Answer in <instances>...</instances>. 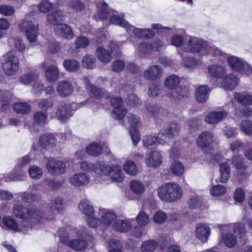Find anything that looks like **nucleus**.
<instances>
[{"instance_id":"1","label":"nucleus","mask_w":252,"mask_h":252,"mask_svg":"<svg viewBox=\"0 0 252 252\" xmlns=\"http://www.w3.org/2000/svg\"><path fill=\"white\" fill-rule=\"evenodd\" d=\"M13 212L17 218L23 220V224L26 225L29 223V227L31 228L37 224L41 225V222L44 220L39 211L34 208L27 209L23 205L19 203L14 204Z\"/></svg>"},{"instance_id":"2","label":"nucleus","mask_w":252,"mask_h":252,"mask_svg":"<svg viewBox=\"0 0 252 252\" xmlns=\"http://www.w3.org/2000/svg\"><path fill=\"white\" fill-rule=\"evenodd\" d=\"M36 12L33 10L30 11L26 15L24 19L19 24V29L25 32L27 38L31 44L36 42L39 34V24L36 19Z\"/></svg>"},{"instance_id":"3","label":"nucleus","mask_w":252,"mask_h":252,"mask_svg":"<svg viewBox=\"0 0 252 252\" xmlns=\"http://www.w3.org/2000/svg\"><path fill=\"white\" fill-rule=\"evenodd\" d=\"M159 198L165 202L178 200L182 196V190L177 183L170 182L159 187L157 190Z\"/></svg>"},{"instance_id":"4","label":"nucleus","mask_w":252,"mask_h":252,"mask_svg":"<svg viewBox=\"0 0 252 252\" xmlns=\"http://www.w3.org/2000/svg\"><path fill=\"white\" fill-rule=\"evenodd\" d=\"M180 81L179 77L174 74L168 76L165 80V86L171 90V93L167 94L170 98L182 99L189 95V91L188 88L179 86Z\"/></svg>"},{"instance_id":"5","label":"nucleus","mask_w":252,"mask_h":252,"mask_svg":"<svg viewBox=\"0 0 252 252\" xmlns=\"http://www.w3.org/2000/svg\"><path fill=\"white\" fill-rule=\"evenodd\" d=\"M208 42L202 38L186 35L183 44L182 50L188 53H200L205 55L207 52Z\"/></svg>"},{"instance_id":"6","label":"nucleus","mask_w":252,"mask_h":252,"mask_svg":"<svg viewBox=\"0 0 252 252\" xmlns=\"http://www.w3.org/2000/svg\"><path fill=\"white\" fill-rule=\"evenodd\" d=\"M109 48L110 52L103 47H98L96 49L95 55L96 57L99 61L103 63H109L111 60L112 55L113 56H118L120 54L119 47L116 42H110Z\"/></svg>"},{"instance_id":"7","label":"nucleus","mask_w":252,"mask_h":252,"mask_svg":"<svg viewBox=\"0 0 252 252\" xmlns=\"http://www.w3.org/2000/svg\"><path fill=\"white\" fill-rule=\"evenodd\" d=\"M222 236H237L245 234V225L242 223L219 225Z\"/></svg>"},{"instance_id":"8","label":"nucleus","mask_w":252,"mask_h":252,"mask_svg":"<svg viewBox=\"0 0 252 252\" xmlns=\"http://www.w3.org/2000/svg\"><path fill=\"white\" fill-rule=\"evenodd\" d=\"M5 61L2 66L4 72L7 75L15 74L19 68V58L12 53H7L4 56Z\"/></svg>"},{"instance_id":"9","label":"nucleus","mask_w":252,"mask_h":252,"mask_svg":"<svg viewBox=\"0 0 252 252\" xmlns=\"http://www.w3.org/2000/svg\"><path fill=\"white\" fill-rule=\"evenodd\" d=\"M45 160L46 169L52 175L58 176L65 172L67 161L58 160L52 157L46 158Z\"/></svg>"},{"instance_id":"10","label":"nucleus","mask_w":252,"mask_h":252,"mask_svg":"<svg viewBox=\"0 0 252 252\" xmlns=\"http://www.w3.org/2000/svg\"><path fill=\"white\" fill-rule=\"evenodd\" d=\"M77 104L61 102L58 106L56 115L58 119L62 123H65L71 117L76 109Z\"/></svg>"},{"instance_id":"11","label":"nucleus","mask_w":252,"mask_h":252,"mask_svg":"<svg viewBox=\"0 0 252 252\" xmlns=\"http://www.w3.org/2000/svg\"><path fill=\"white\" fill-rule=\"evenodd\" d=\"M128 123L130 124L129 133L133 144L136 145L140 140V134L138 128L139 123V118L131 113H129L126 116Z\"/></svg>"},{"instance_id":"12","label":"nucleus","mask_w":252,"mask_h":252,"mask_svg":"<svg viewBox=\"0 0 252 252\" xmlns=\"http://www.w3.org/2000/svg\"><path fill=\"white\" fill-rule=\"evenodd\" d=\"M111 104L114 107L112 116L116 120H122L127 113V109L122 104L121 97L112 98L110 100Z\"/></svg>"},{"instance_id":"13","label":"nucleus","mask_w":252,"mask_h":252,"mask_svg":"<svg viewBox=\"0 0 252 252\" xmlns=\"http://www.w3.org/2000/svg\"><path fill=\"white\" fill-rule=\"evenodd\" d=\"M227 114L228 112L226 110L219 108L209 112L205 117V121L209 124H217L226 118Z\"/></svg>"},{"instance_id":"14","label":"nucleus","mask_w":252,"mask_h":252,"mask_svg":"<svg viewBox=\"0 0 252 252\" xmlns=\"http://www.w3.org/2000/svg\"><path fill=\"white\" fill-rule=\"evenodd\" d=\"M109 21L112 24L125 28L126 31H128V28H132V25L124 19V14L123 13L113 9H112L111 13H110Z\"/></svg>"},{"instance_id":"15","label":"nucleus","mask_w":252,"mask_h":252,"mask_svg":"<svg viewBox=\"0 0 252 252\" xmlns=\"http://www.w3.org/2000/svg\"><path fill=\"white\" fill-rule=\"evenodd\" d=\"M61 241L64 242L65 244L71 249L77 251H85L88 247V243L86 240L83 237H78L77 239H74L68 240V237H61Z\"/></svg>"},{"instance_id":"16","label":"nucleus","mask_w":252,"mask_h":252,"mask_svg":"<svg viewBox=\"0 0 252 252\" xmlns=\"http://www.w3.org/2000/svg\"><path fill=\"white\" fill-rule=\"evenodd\" d=\"M213 141V134L209 131H204L197 138L196 144L202 149L208 148L210 150H211L213 149L212 144Z\"/></svg>"},{"instance_id":"17","label":"nucleus","mask_w":252,"mask_h":252,"mask_svg":"<svg viewBox=\"0 0 252 252\" xmlns=\"http://www.w3.org/2000/svg\"><path fill=\"white\" fill-rule=\"evenodd\" d=\"M57 139L53 133L42 134L39 138L40 147L47 150L53 149L57 146Z\"/></svg>"},{"instance_id":"18","label":"nucleus","mask_w":252,"mask_h":252,"mask_svg":"<svg viewBox=\"0 0 252 252\" xmlns=\"http://www.w3.org/2000/svg\"><path fill=\"white\" fill-rule=\"evenodd\" d=\"M3 225L9 229L15 232H22V234H26L30 227L26 226L25 224L19 225L17 221L11 217H5L2 219Z\"/></svg>"},{"instance_id":"19","label":"nucleus","mask_w":252,"mask_h":252,"mask_svg":"<svg viewBox=\"0 0 252 252\" xmlns=\"http://www.w3.org/2000/svg\"><path fill=\"white\" fill-rule=\"evenodd\" d=\"M96 5L98 9L96 15H94L96 20H103L110 17V13L112 9L108 7V4L103 0H98L96 1Z\"/></svg>"},{"instance_id":"20","label":"nucleus","mask_w":252,"mask_h":252,"mask_svg":"<svg viewBox=\"0 0 252 252\" xmlns=\"http://www.w3.org/2000/svg\"><path fill=\"white\" fill-rule=\"evenodd\" d=\"M69 181L72 185L79 187L88 185L91 181V177L89 174L79 172L71 176Z\"/></svg>"},{"instance_id":"21","label":"nucleus","mask_w":252,"mask_h":252,"mask_svg":"<svg viewBox=\"0 0 252 252\" xmlns=\"http://www.w3.org/2000/svg\"><path fill=\"white\" fill-rule=\"evenodd\" d=\"M132 28H128V32H131L139 39H150L155 35V32L153 30L150 28H135L134 26L132 25Z\"/></svg>"},{"instance_id":"22","label":"nucleus","mask_w":252,"mask_h":252,"mask_svg":"<svg viewBox=\"0 0 252 252\" xmlns=\"http://www.w3.org/2000/svg\"><path fill=\"white\" fill-rule=\"evenodd\" d=\"M55 34L61 37L67 39H71L74 37V33L71 28L63 23L58 24L54 28Z\"/></svg>"},{"instance_id":"23","label":"nucleus","mask_w":252,"mask_h":252,"mask_svg":"<svg viewBox=\"0 0 252 252\" xmlns=\"http://www.w3.org/2000/svg\"><path fill=\"white\" fill-rule=\"evenodd\" d=\"M162 158L160 153L154 151L147 154L145 158L146 164L150 167H158L161 164Z\"/></svg>"},{"instance_id":"24","label":"nucleus","mask_w":252,"mask_h":252,"mask_svg":"<svg viewBox=\"0 0 252 252\" xmlns=\"http://www.w3.org/2000/svg\"><path fill=\"white\" fill-rule=\"evenodd\" d=\"M57 92L62 97H67L70 95L74 90L72 83L69 81L62 80L58 82Z\"/></svg>"},{"instance_id":"25","label":"nucleus","mask_w":252,"mask_h":252,"mask_svg":"<svg viewBox=\"0 0 252 252\" xmlns=\"http://www.w3.org/2000/svg\"><path fill=\"white\" fill-rule=\"evenodd\" d=\"M226 60L228 65L231 69L239 73L243 72L245 62L242 59L229 55L227 56Z\"/></svg>"},{"instance_id":"26","label":"nucleus","mask_w":252,"mask_h":252,"mask_svg":"<svg viewBox=\"0 0 252 252\" xmlns=\"http://www.w3.org/2000/svg\"><path fill=\"white\" fill-rule=\"evenodd\" d=\"M162 74V69L158 65H153L143 72V76L148 80H155L160 78Z\"/></svg>"},{"instance_id":"27","label":"nucleus","mask_w":252,"mask_h":252,"mask_svg":"<svg viewBox=\"0 0 252 252\" xmlns=\"http://www.w3.org/2000/svg\"><path fill=\"white\" fill-rule=\"evenodd\" d=\"M63 203L61 198L57 197L55 199L54 201L52 203V205L50 207V210L53 214V216L51 218H43L44 220L41 222V226L43 225L46 221L47 223H50V220L53 219L55 215L57 214H60L63 211Z\"/></svg>"},{"instance_id":"28","label":"nucleus","mask_w":252,"mask_h":252,"mask_svg":"<svg viewBox=\"0 0 252 252\" xmlns=\"http://www.w3.org/2000/svg\"><path fill=\"white\" fill-rule=\"evenodd\" d=\"M65 19L64 12L60 9H56L47 15V21L51 25L56 26L63 22Z\"/></svg>"},{"instance_id":"29","label":"nucleus","mask_w":252,"mask_h":252,"mask_svg":"<svg viewBox=\"0 0 252 252\" xmlns=\"http://www.w3.org/2000/svg\"><path fill=\"white\" fill-rule=\"evenodd\" d=\"M86 89L90 96L94 98H98L99 97L108 98L110 97V94L109 92H106L104 90L100 89L93 84L87 85Z\"/></svg>"},{"instance_id":"30","label":"nucleus","mask_w":252,"mask_h":252,"mask_svg":"<svg viewBox=\"0 0 252 252\" xmlns=\"http://www.w3.org/2000/svg\"><path fill=\"white\" fill-rule=\"evenodd\" d=\"M238 81V79L236 76L230 73L223 78L221 85L224 90H232L237 86Z\"/></svg>"},{"instance_id":"31","label":"nucleus","mask_w":252,"mask_h":252,"mask_svg":"<svg viewBox=\"0 0 252 252\" xmlns=\"http://www.w3.org/2000/svg\"><path fill=\"white\" fill-rule=\"evenodd\" d=\"M109 174L114 182L121 183L124 180V175L120 165L115 164H111Z\"/></svg>"},{"instance_id":"32","label":"nucleus","mask_w":252,"mask_h":252,"mask_svg":"<svg viewBox=\"0 0 252 252\" xmlns=\"http://www.w3.org/2000/svg\"><path fill=\"white\" fill-rule=\"evenodd\" d=\"M234 97L242 105L247 106L252 105V94L246 92H236L234 94Z\"/></svg>"},{"instance_id":"33","label":"nucleus","mask_w":252,"mask_h":252,"mask_svg":"<svg viewBox=\"0 0 252 252\" xmlns=\"http://www.w3.org/2000/svg\"><path fill=\"white\" fill-rule=\"evenodd\" d=\"M78 208L80 212L87 217L93 215L94 212L92 202L85 198L80 200Z\"/></svg>"},{"instance_id":"34","label":"nucleus","mask_w":252,"mask_h":252,"mask_svg":"<svg viewBox=\"0 0 252 252\" xmlns=\"http://www.w3.org/2000/svg\"><path fill=\"white\" fill-rule=\"evenodd\" d=\"M100 212L101 214V223L105 225H110L113 222L117 219L116 213L112 211L105 209H100Z\"/></svg>"},{"instance_id":"35","label":"nucleus","mask_w":252,"mask_h":252,"mask_svg":"<svg viewBox=\"0 0 252 252\" xmlns=\"http://www.w3.org/2000/svg\"><path fill=\"white\" fill-rule=\"evenodd\" d=\"M207 52L205 55L209 54L215 57L220 62L223 61L226 58L228 55L221 51L217 47L210 44L208 42Z\"/></svg>"},{"instance_id":"36","label":"nucleus","mask_w":252,"mask_h":252,"mask_svg":"<svg viewBox=\"0 0 252 252\" xmlns=\"http://www.w3.org/2000/svg\"><path fill=\"white\" fill-rule=\"evenodd\" d=\"M210 91V90L207 86H199L195 92V97L196 100L199 102H205L209 97Z\"/></svg>"},{"instance_id":"37","label":"nucleus","mask_w":252,"mask_h":252,"mask_svg":"<svg viewBox=\"0 0 252 252\" xmlns=\"http://www.w3.org/2000/svg\"><path fill=\"white\" fill-rule=\"evenodd\" d=\"M111 166L103 161H97L94 164V171L100 176L107 177L110 172Z\"/></svg>"},{"instance_id":"38","label":"nucleus","mask_w":252,"mask_h":252,"mask_svg":"<svg viewBox=\"0 0 252 252\" xmlns=\"http://www.w3.org/2000/svg\"><path fill=\"white\" fill-rule=\"evenodd\" d=\"M232 166L240 175L246 174V167L244 163V158L242 156H235L230 160Z\"/></svg>"},{"instance_id":"39","label":"nucleus","mask_w":252,"mask_h":252,"mask_svg":"<svg viewBox=\"0 0 252 252\" xmlns=\"http://www.w3.org/2000/svg\"><path fill=\"white\" fill-rule=\"evenodd\" d=\"M210 75L215 78H221L226 73V69L225 67L218 64H212L208 67Z\"/></svg>"},{"instance_id":"40","label":"nucleus","mask_w":252,"mask_h":252,"mask_svg":"<svg viewBox=\"0 0 252 252\" xmlns=\"http://www.w3.org/2000/svg\"><path fill=\"white\" fill-rule=\"evenodd\" d=\"M8 43L11 49H14L20 52H23L26 49L25 43L20 37H11L9 38Z\"/></svg>"},{"instance_id":"41","label":"nucleus","mask_w":252,"mask_h":252,"mask_svg":"<svg viewBox=\"0 0 252 252\" xmlns=\"http://www.w3.org/2000/svg\"><path fill=\"white\" fill-rule=\"evenodd\" d=\"M45 75L48 81L54 82L58 80L59 70L57 66L52 65L48 67L45 72Z\"/></svg>"},{"instance_id":"42","label":"nucleus","mask_w":252,"mask_h":252,"mask_svg":"<svg viewBox=\"0 0 252 252\" xmlns=\"http://www.w3.org/2000/svg\"><path fill=\"white\" fill-rule=\"evenodd\" d=\"M131 225L127 220H118L113 224V228L117 231L126 232L131 228Z\"/></svg>"},{"instance_id":"43","label":"nucleus","mask_w":252,"mask_h":252,"mask_svg":"<svg viewBox=\"0 0 252 252\" xmlns=\"http://www.w3.org/2000/svg\"><path fill=\"white\" fill-rule=\"evenodd\" d=\"M178 52L182 58L183 63L185 67L191 68L197 66L200 64V61L196 60L193 57L184 56L183 51L178 50Z\"/></svg>"},{"instance_id":"44","label":"nucleus","mask_w":252,"mask_h":252,"mask_svg":"<svg viewBox=\"0 0 252 252\" xmlns=\"http://www.w3.org/2000/svg\"><path fill=\"white\" fill-rule=\"evenodd\" d=\"M102 151V146L101 144L94 142L89 145L86 149V153L90 156L96 157L99 156Z\"/></svg>"},{"instance_id":"45","label":"nucleus","mask_w":252,"mask_h":252,"mask_svg":"<svg viewBox=\"0 0 252 252\" xmlns=\"http://www.w3.org/2000/svg\"><path fill=\"white\" fill-rule=\"evenodd\" d=\"M220 181L225 183L230 177L229 164L226 162H222L220 165Z\"/></svg>"},{"instance_id":"46","label":"nucleus","mask_w":252,"mask_h":252,"mask_svg":"<svg viewBox=\"0 0 252 252\" xmlns=\"http://www.w3.org/2000/svg\"><path fill=\"white\" fill-rule=\"evenodd\" d=\"M131 190L136 195H141L145 190L143 183L137 180H133L129 183Z\"/></svg>"},{"instance_id":"47","label":"nucleus","mask_w":252,"mask_h":252,"mask_svg":"<svg viewBox=\"0 0 252 252\" xmlns=\"http://www.w3.org/2000/svg\"><path fill=\"white\" fill-rule=\"evenodd\" d=\"M14 110L20 114H27L31 111L32 107L27 102H17L13 104Z\"/></svg>"},{"instance_id":"48","label":"nucleus","mask_w":252,"mask_h":252,"mask_svg":"<svg viewBox=\"0 0 252 252\" xmlns=\"http://www.w3.org/2000/svg\"><path fill=\"white\" fill-rule=\"evenodd\" d=\"M12 98V94L9 91L0 90V105L2 109H6Z\"/></svg>"},{"instance_id":"49","label":"nucleus","mask_w":252,"mask_h":252,"mask_svg":"<svg viewBox=\"0 0 252 252\" xmlns=\"http://www.w3.org/2000/svg\"><path fill=\"white\" fill-rule=\"evenodd\" d=\"M195 231L196 236H209L211 228L207 224L198 223L196 225Z\"/></svg>"},{"instance_id":"50","label":"nucleus","mask_w":252,"mask_h":252,"mask_svg":"<svg viewBox=\"0 0 252 252\" xmlns=\"http://www.w3.org/2000/svg\"><path fill=\"white\" fill-rule=\"evenodd\" d=\"M153 50L152 44L144 42L139 44L137 52L139 55L143 58L149 55Z\"/></svg>"},{"instance_id":"51","label":"nucleus","mask_w":252,"mask_h":252,"mask_svg":"<svg viewBox=\"0 0 252 252\" xmlns=\"http://www.w3.org/2000/svg\"><path fill=\"white\" fill-rule=\"evenodd\" d=\"M157 138L158 143L163 145L165 143H169L174 137L173 133H170L167 129H164L158 133Z\"/></svg>"},{"instance_id":"52","label":"nucleus","mask_w":252,"mask_h":252,"mask_svg":"<svg viewBox=\"0 0 252 252\" xmlns=\"http://www.w3.org/2000/svg\"><path fill=\"white\" fill-rule=\"evenodd\" d=\"M28 173L30 177L35 180L40 179L43 175L42 169L35 165H32L29 166Z\"/></svg>"},{"instance_id":"53","label":"nucleus","mask_w":252,"mask_h":252,"mask_svg":"<svg viewBox=\"0 0 252 252\" xmlns=\"http://www.w3.org/2000/svg\"><path fill=\"white\" fill-rule=\"evenodd\" d=\"M184 166L180 161L175 160L170 165V170L171 173L177 176H182L184 172Z\"/></svg>"},{"instance_id":"54","label":"nucleus","mask_w":252,"mask_h":252,"mask_svg":"<svg viewBox=\"0 0 252 252\" xmlns=\"http://www.w3.org/2000/svg\"><path fill=\"white\" fill-rule=\"evenodd\" d=\"M203 203L202 198L195 193H192L190 195L188 204L191 209H196L201 206Z\"/></svg>"},{"instance_id":"55","label":"nucleus","mask_w":252,"mask_h":252,"mask_svg":"<svg viewBox=\"0 0 252 252\" xmlns=\"http://www.w3.org/2000/svg\"><path fill=\"white\" fill-rule=\"evenodd\" d=\"M65 69L69 72H74L78 70L80 67V63L74 59L65 60L63 63Z\"/></svg>"},{"instance_id":"56","label":"nucleus","mask_w":252,"mask_h":252,"mask_svg":"<svg viewBox=\"0 0 252 252\" xmlns=\"http://www.w3.org/2000/svg\"><path fill=\"white\" fill-rule=\"evenodd\" d=\"M38 74L33 71H30L27 73L22 75L20 78V82L25 85H28L34 81L37 78Z\"/></svg>"},{"instance_id":"57","label":"nucleus","mask_w":252,"mask_h":252,"mask_svg":"<svg viewBox=\"0 0 252 252\" xmlns=\"http://www.w3.org/2000/svg\"><path fill=\"white\" fill-rule=\"evenodd\" d=\"M34 123L38 126H45L48 122L47 115L46 113L41 111L36 112L33 116Z\"/></svg>"},{"instance_id":"58","label":"nucleus","mask_w":252,"mask_h":252,"mask_svg":"<svg viewBox=\"0 0 252 252\" xmlns=\"http://www.w3.org/2000/svg\"><path fill=\"white\" fill-rule=\"evenodd\" d=\"M142 141L143 146L149 149L155 148L157 144H158L157 136L155 137L152 135L144 137Z\"/></svg>"},{"instance_id":"59","label":"nucleus","mask_w":252,"mask_h":252,"mask_svg":"<svg viewBox=\"0 0 252 252\" xmlns=\"http://www.w3.org/2000/svg\"><path fill=\"white\" fill-rule=\"evenodd\" d=\"M123 167L124 171L129 175L134 176L137 173V167L135 163L131 160L126 161Z\"/></svg>"},{"instance_id":"60","label":"nucleus","mask_w":252,"mask_h":252,"mask_svg":"<svg viewBox=\"0 0 252 252\" xmlns=\"http://www.w3.org/2000/svg\"><path fill=\"white\" fill-rule=\"evenodd\" d=\"M67 5L76 12H82L85 9V4L81 0H69L67 2Z\"/></svg>"},{"instance_id":"61","label":"nucleus","mask_w":252,"mask_h":252,"mask_svg":"<svg viewBox=\"0 0 252 252\" xmlns=\"http://www.w3.org/2000/svg\"><path fill=\"white\" fill-rule=\"evenodd\" d=\"M15 195H17L18 197H21V200L25 203L33 202L37 200L38 198L37 194L28 192H18L17 194H15Z\"/></svg>"},{"instance_id":"62","label":"nucleus","mask_w":252,"mask_h":252,"mask_svg":"<svg viewBox=\"0 0 252 252\" xmlns=\"http://www.w3.org/2000/svg\"><path fill=\"white\" fill-rule=\"evenodd\" d=\"M108 245L111 248L109 252H123L122 244L116 239L112 238L109 240Z\"/></svg>"},{"instance_id":"63","label":"nucleus","mask_w":252,"mask_h":252,"mask_svg":"<svg viewBox=\"0 0 252 252\" xmlns=\"http://www.w3.org/2000/svg\"><path fill=\"white\" fill-rule=\"evenodd\" d=\"M96 59L93 55H87L82 60L83 66L87 69H92L95 66Z\"/></svg>"},{"instance_id":"64","label":"nucleus","mask_w":252,"mask_h":252,"mask_svg":"<svg viewBox=\"0 0 252 252\" xmlns=\"http://www.w3.org/2000/svg\"><path fill=\"white\" fill-rule=\"evenodd\" d=\"M240 129L246 135H252V122L249 120L242 121Z\"/></svg>"}]
</instances>
